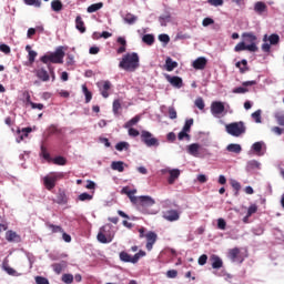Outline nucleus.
Masks as SVG:
<instances>
[{"label":"nucleus","mask_w":284,"mask_h":284,"mask_svg":"<svg viewBox=\"0 0 284 284\" xmlns=\"http://www.w3.org/2000/svg\"><path fill=\"white\" fill-rule=\"evenodd\" d=\"M119 68L126 72H135L139 68V53L132 52L124 54L119 63Z\"/></svg>","instance_id":"f257e3e1"},{"label":"nucleus","mask_w":284,"mask_h":284,"mask_svg":"<svg viewBox=\"0 0 284 284\" xmlns=\"http://www.w3.org/2000/svg\"><path fill=\"white\" fill-rule=\"evenodd\" d=\"M65 58V51H63V47H58L54 52L44 54L40 58L42 63H63V59Z\"/></svg>","instance_id":"f03ea898"},{"label":"nucleus","mask_w":284,"mask_h":284,"mask_svg":"<svg viewBox=\"0 0 284 284\" xmlns=\"http://www.w3.org/2000/svg\"><path fill=\"white\" fill-rule=\"evenodd\" d=\"M65 176L63 172H51L47 176L43 178V185L49 192L57 187V181H61Z\"/></svg>","instance_id":"7ed1b4c3"},{"label":"nucleus","mask_w":284,"mask_h":284,"mask_svg":"<svg viewBox=\"0 0 284 284\" xmlns=\"http://www.w3.org/2000/svg\"><path fill=\"white\" fill-rule=\"evenodd\" d=\"M225 129L227 134H231V136H241V134H245L246 131L245 123L243 121L226 124Z\"/></svg>","instance_id":"20e7f679"},{"label":"nucleus","mask_w":284,"mask_h":284,"mask_svg":"<svg viewBox=\"0 0 284 284\" xmlns=\"http://www.w3.org/2000/svg\"><path fill=\"white\" fill-rule=\"evenodd\" d=\"M145 255V251H139L134 254V256L130 255L128 252L122 251L120 252V261H122V263H133L134 265L139 263V261H141V258H143Z\"/></svg>","instance_id":"39448f33"},{"label":"nucleus","mask_w":284,"mask_h":284,"mask_svg":"<svg viewBox=\"0 0 284 284\" xmlns=\"http://www.w3.org/2000/svg\"><path fill=\"white\" fill-rule=\"evenodd\" d=\"M141 141L148 148H159V139L152 136L150 131H141Z\"/></svg>","instance_id":"423d86ee"},{"label":"nucleus","mask_w":284,"mask_h":284,"mask_svg":"<svg viewBox=\"0 0 284 284\" xmlns=\"http://www.w3.org/2000/svg\"><path fill=\"white\" fill-rule=\"evenodd\" d=\"M111 225L106 224L104 226H102L98 233V241L99 243H112V236L108 235L109 230H111Z\"/></svg>","instance_id":"0eeeda50"},{"label":"nucleus","mask_w":284,"mask_h":284,"mask_svg":"<svg viewBox=\"0 0 284 284\" xmlns=\"http://www.w3.org/2000/svg\"><path fill=\"white\" fill-rule=\"evenodd\" d=\"M162 217L170 223H174V221L181 219V212L178 210H168L162 213Z\"/></svg>","instance_id":"6e6552de"},{"label":"nucleus","mask_w":284,"mask_h":284,"mask_svg":"<svg viewBox=\"0 0 284 284\" xmlns=\"http://www.w3.org/2000/svg\"><path fill=\"white\" fill-rule=\"evenodd\" d=\"M229 258L233 263H243L244 257H243V254L241 253V248L234 247L229 250Z\"/></svg>","instance_id":"1a4fd4ad"},{"label":"nucleus","mask_w":284,"mask_h":284,"mask_svg":"<svg viewBox=\"0 0 284 284\" xmlns=\"http://www.w3.org/2000/svg\"><path fill=\"white\" fill-rule=\"evenodd\" d=\"M98 88L103 99H108V97H110V90L112 89V83L110 81L98 82Z\"/></svg>","instance_id":"9d476101"},{"label":"nucleus","mask_w":284,"mask_h":284,"mask_svg":"<svg viewBox=\"0 0 284 284\" xmlns=\"http://www.w3.org/2000/svg\"><path fill=\"white\" fill-rule=\"evenodd\" d=\"M225 112V104L221 101H214L211 104V113L213 116H219V114H223Z\"/></svg>","instance_id":"9b49d317"},{"label":"nucleus","mask_w":284,"mask_h":284,"mask_svg":"<svg viewBox=\"0 0 284 284\" xmlns=\"http://www.w3.org/2000/svg\"><path fill=\"white\" fill-rule=\"evenodd\" d=\"M243 50H248V52H258V47L256 44H245L244 42H239L234 48L235 52H243Z\"/></svg>","instance_id":"f8f14e48"},{"label":"nucleus","mask_w":284,"mask_h":284,"mask_svg":"<svg viewBox=\"0 0 284 284\" xmlns=\"http://www.w3.org/2000/svg\"><path fill=\"white\" fill-rule=\"evenodd\" d=\"M145 239H146V250L148 252H152V247H154V243H156V239H159V236L153 231H151L145 234Z\"/></svg>","instance_id":"ddd939ff"},{"label":"nucleus","mask_w":284,"mask_h":284,"mask_svg":"<svg viewBox=\"0 0 284 284\" xmlns=\"http://www.w3.org/2000/svg\"><path fill=\"white\" fill-rule=\"evenodd\" d=\"M6 241H8V243H21V235L12 230H9L6 232Z\"/></svg>","instance_id":"4468645a"},{"label":"nucleus","mask_w":284,"mask_h":284,"mask_svg":"<svg viewBox=\"0 0 284 284\" xmlns=\"http://www.w3.org/2000/svg\"><path fill=\"white\" fill-rule=\"evenodd\" d=\"M165 79L169 83L173 85V88L181 89V87L183 85V79H181V77H178V75L172 77L170 74H166Z\"/></svg>","instance_id":"2eb2a0df"},{"label":"nucleus","mask_w":284,"mask_h":284,"mask_svg":"<svg viewBox=\"0 0 284 284\" xmlns=\"http://www.w3.org/2000/svg\"><path fill=\"white\" fill-rule=\"evenodd\" d=\"M206 65H207V59L205 57H200L195 59L192 63V68H194V70H205Z\"/></svg>","instance_id":"dca6fc26"},{"label":"nucleus","mask_w":284,"mask_h":284,"mask_svg":"<svg viewBox=\"0 0 284 284\" xmlns=\"http://www.w3.org/2000/svg\"><path fill=\"white\" fill-rule=\"evenodd\" d=\"M179 176H181V171L179 169L169 170V178H168L169 185H174Z\"/></svg>","instance_id":"f3484780"},{"label":"nucleus","mask_w":284,"mask_h":284,"mask_svg":"<svg viewBox=\"0 0 284 284\" xmlns=\"http://www.w3.org/2000/svg\"><path fill=\"white\" fill-rule=\"evenodd\" d=\"M156 203L152 196L149 195H142L140 196V205L141 207H152Z\"/></svg>","instance_id":"a211bd4d"},{"label":"nucleus","mask_w":284,"mask_h":284,"mask_svg":"<svg viewBox=\"0 0 284 284\" xmlns=\"http://www.w3.org/2000/svg\"><path fill=\"white\" fill-rule=\"evenodd\" d=\"M244 43H250L248 45H256V36L252 32H245L242 34Z\"/></svg>","instance_id":"6ab92c4d"},{"label":"nucleus","mask_w":284,"mask_h":284,"mask_svg":"<svg viewBox=\"0 0 284 284\" xmlns=\"http://www.w3.org/2000/svg\"><path fill=\"white\" fill-rule=\"evenodd\" d=\"M36 77L40 79V81L48 82L50 81V73L44 68H40L36 70Z\"/></svg>","instance_id":"aec40b11"},{"label":"nucleus","mask_w":284,"mask_h":284,"mask_svg":"<svg viewBox=\"0 0 284 284\" xmlns=\"http://www.w3.org/2000/svg\"><path fill=\"white\" fill-rule=\"evenodd\" d=\"M2 270L9 274V276H17V271L10 267V261L6 257L2 262Z\"/></svg>","instance_id":"412c9836"},{"label":"nucleus","mask_w":284,"mask_h":284,"mask_svg":"<svg viewBox=\"0 0 284 284\" xmlns=\"http://www.w3.org/2000/svg\"><path fill=\"white\" fill-rule=\"evenodd\" d=\"M235 67L239 68L241 74H245V72H250V67L247 65V60L245 59L236 62Z\"/></svg>","instance_id":"4be33fe9"},{"label":"nucleus","mask_w":284,"mask_h":284,"mask_svg":"<svg viewBox=\"0 0 284 284\" xmlns=\"http://www.w3.org/2000/svg\"><path fill=\"white\" fill-rule=\"evenodd\" d=\"M55 203L58 205H67L68 204V195H65V191H59Z\"/></svg>","instance_id":"5701e85b"},{"label":"nucleus","mask_w":284,"mask_h":284,"mask_svg":"<svg viewBox=\"0 0 284 284\" xmlns=\"http://www.w3.org/2000/svg\"><path fill=\"white\" fill-rule=\"evenodd\" d=\"M199 150H201V144L199 143L187 145V153L191 154V156H199Z\"/></svg>","instance_id":"b1692460"},{"label":"nucleus","mask_w":284,"mask_h":284,"mask_svg":"<svg viewBox=\"0 0 284 284\" xmlns=\"http://www.w3.org/2000/svg\"><path fill=\"white\" fill-rule=\"evenodd\" d=\"M211 261L213 270H221V267H223V260H221L219 255H212Z\"/></svg>","instance_id":"393cba45"},{"label":"nucleus","mask_w":284,"mask_h":284,"mask_svg":"<svg viewBox=\"0 0 284 284\" xmlns=\"http://www.w3.org/2000/svg\"><path fill=\"white\" fill-rule=\"evenodd\" d=\"M75 28L83 34L85 32V22H83V18L81 16H77L75 18Z\"/></svg>","instance_id":"a878e982"},{"label":"nucleus","mask_w":284,"mask_h":284,"mask_svg":"<svg viewBox=\"0 0 284 284\" xmlns=\"http://www.w3.org/2000/svg\"><path fill=\"white\" fill-rule=\"evenodd\" d=\"M111 170H114L116 172H124L125 163L123 161H113L111 163Z\"/></svg>","instance_id":"bb28decb"},{"label":"nucleus","mask_w":284,"mask_h":284,"mask_svg":"<svg viewBox=\"0 0 284 284\" xmlns=\"http://www.w3.org/2000/svg\"><path fill=\"white\" fill-rule=\"evenodd\" d=\"M254 10L257 14H262L263 12H267V4L263 1H258L254 4Z\"/></svg>","instance_id":"cd10ccee"},{"label":"nucleus","mask_w":284,"mask_h":284,"mask_svg":"<svg viewBox=\"0 0 284 284\" xmlns=\"http://www.w3.org/2000/svg\"><path fill=\"white\" fill-rule=\"evenodd\" d=\"M226 150L227 152H232L233 154H241L243 148H241V144L231 143L226 146Z\"/></svg>","instance_id":"c85d7f7f"},{"label":"nucleus","mask_w":284,"mask_h":284,"mask_svg":"<svg viewBox=\"0 0 284 284\" xmlns=\"http://www.w3.org/2000/svg\"><path fill=\"white\" fill-rule=\"evenodd\" d=\"M166 71L172 72L175 68H179V62L173 61L172 58L165 60Z\"/></svg>","instance_id":"c756f323"},{"label":"nucleus","mask_w":284,"mask_h":284,"mask_svg":"<svg viewBox=\"0 0 284 284\" xmlns=\"http://www.w3.org/2000/svg\"><path fill=\"white\" fill-rule=\"evenodd\" d=\"M51 10H53V12H61L63 10V2H61V0L51 1Z\"/></svg>","instance_id":"7c9ffc66"},{"label":"nucleus","mask_w":284,"mask_h":284,"mask_svg":"<svg viewBox=\"0 0 284 284\" xmlns=\"http://www.w3.org/2000/svg\"><path fill=\"white\" fill-rule=\"evenodd\" d=\"M64 267H68V264L65 262L52 264V268H53V272H55V274H61Z\"/></svg>","instance_id":"2f4dec72"},{"label":"nucleus","mask_w":284,"mask_h":284,"mask_svg":"<svg viewBox=\"0 0 284 284\" xmlns=\"http://www.w3.org/2000/svg\"><path fill=\"white\" fill-rule=\"evenodd\" d=\"M30 132H32V128L30 126L18 130L20 141H23V139H28V134H30Z\"/></svg>","instance_id":"473e14b6"},{"label":"nucleus","mask_w":284,"mask_h":284,"mask_svg":"<svg viewBox=\"0 0 284 284\" xmlns=\"http://www.w3.org/2000/svg\"><path fill=\"white\" fill-rule=\"evenodd\" d=\"M103 8V2L93 3L88 7L87 11L92 14V12H98V10H101Z\"/></svg>","instance_id":"72a5a7b5"},{"label":"nucleus","mask_w":284,"mask_h":284,"mask_svg":"<svg viewBox=\"0 0 284 284\" xmlns=\"http://www.w3.org/2000/svg\"><path fill=\"white\" fill-rule=\"evenodd\" d=\"M138 19L139 18L132 13H126L124 16V21H125V23H129V26H133V23H136Z\"/></svg>","instance_id":"f704fd0d"},{"label":"nucleus","mask_w":284,"mask_h":284,"mask_svg":"<svg viewBox=\"0 0 284 284\" xmlns=\"http://www.w3.org/2000/svg\"><path fill=\"white\" fill-rule=\"evenodd\" d=\"M139 121H141V115H135L134 118H132L124 124V128H126V129L132 128V126L136 125V123H139Z\"/></svg>","instance_id":"c9c22d12"},{"label":"nucleus","mask_w":284,"mask_h":284,"mask_svg":"<svg viewBox=\"0 0 284 284\" xmlns=\"http://www.w3.org/2000/svg\"><path fill=\"white\" fill-rule=\"evenodd\" d=\"M40 150H41V156H42V159H44V161H52V158H50V153L48 152V148H45V145H41V148H40Z\"/></svg>","instance_id":"e433bc0d"},{"label":"nucleus","mask_w":284,"mask_h":284,"mask_svg":"<svg viewBox=\"0 0 284 284\" xmlns=\"http://www.w3.org/2000/svg\"><path fill=\"white\" fill-rule=\"evenodd\" d=\"M82 92L85 97V103H90L92 101V92H90V90H88L87 85H82Z\"/></svg>","instance_id":"4c0bfd02"},{"label":"nucleus","mask_w":284,"mask_h":284,"mask_svg":"<svg viewBox=\"0 0 284 284\" xmlns=\"http://www.w3.org/2000/svg\"><path fill=\"white\" fill-rule=\"evenodd\" d=\"M115 150H118V152H123V150H130V143L119 142L115 144Z\"/></svg>","instance_id":"58836bf2"},{"label":"nucleus","mask_w":284,"mask_h":284,"mask_svg":"<svg viewBox=\"0 0 284 284\" xmlns=\"http://www.w3.org/2000/svg\"><path fill=\"white\" fill-rule=\"evenodd\" d=\"M54 165H65L68 163V160L61 155L55 156L53 160H51Z\"/></svg>","instance_id":"ea45409f"},{"label":"nucleus","mask_w":284,"mask_h":284,"mask_svg":"<svg viewBox=\"0 0 284 284\" xmlns=\"http://www.w3.org/2000/svg\"><path fill=\"white\" fill-rule=\"evenodd\" d=\"M49 230H51L52 234H61L63 232V227L59 226V225H54V224H47Z\"/></svg>","instance_id":"a19ab883"},{"label":"nucleus","mask_w":284,"mask_h":284,"mask_svg":"<svg viewBox=\"0 0 284 284\" xmlns=\"http://www.w3.org/2000/svg\"><path fill=\"white\" fill-rule=\"evenodd\" d=\"M143 43H146V45H153L154 44V36L152 34H144L142 38Z\"/></svg>","instance_id":"79ce46f5"},{"label":"nucleus","mask_w":284,"mask_h":284,"mask_svg":"<svg viewBox=\"0 0 284 284\" xmlns=\"http://www.w3.org/2000/svg\"><path fill=\"white\" fill-rule=\"evenodd\" d=\"M192 125H194V119H187L186 121H185V123H184V126H183V131L184 132H191V130H192Z\"/></svg>","instance_id":"37998d69"},{"label":"nucleus","mask_w":284,"mask_h":284,"mask_svg":"<svg viewBox=\"0 0 284 284\" xmlns=\"http://www.w3.org/2000/svg\"><path fill=\"white\" fill-rule=\"evenodd\" d=\"M256 212H258V206L256 204H251L246 213V219H250V216H252V214H256Z\"/></svg>","instance_id":"c03bdc74"},{"label":"nucleus","mask_w":284,"mask_h":284,"mask_svg":"<svg viewBox=\"0 0 284 284\" xmlns=\"http://www.w3.org/2000/svg\"><path fill=\"white\" fill-rule=\"evenodd\" d=\"M112 110H113V114L115 116H119V110H121V101L120 100H114L113 101Z\"/></svg>","instance_id":"a18cd8bd"},{"label":"nucleus","mask_w":284,"mask_h":284,"mask_svg":"<svg viewBox=\"0 0 284 284\" xmlns=\"http://www.w3.org/2000/svg\"><path fill=\"white\" fill-rule=\"evenodd\" d=\"M122 194H126V196H128L129 199H131L132 196H134V195L136 194V190H130L129 186H124V187L122 189Z\"/></svg>","instance_id":"49530a36"},{"label":"nucleus","mask_w":284,"mask_h":284,"mask_svg":"<svg viewBox=\"0 0 284 284\" xmlns=\"http://www.w3.org/2000/svg\"><path fill=\"white\" fill-rule=\"evenodd\" d=\"M268 41L271 45H277L278 41H281V37H278L276 33H273L268 37Z\"/></svg>","instance_id":"de8ad7c7"},{"label":"nucleus","mask_w":284,"mask_h":284,"mask_svg":"<svg viewBox=\"0 0 284 284\" xmlns=\"http://www.w3.org/2000/svg\"><path fill=\"white\" fill-rule=\"evenodd\" d=\"M62 281L65 284H72V283H74V275L73 274H63L62 275Z\"/></svg>","instance_id":"09e8293b"},{"label":"nucleus","mask_w":284,"mask_h":284,"mask_svg":"<svg viewBox=\"0 0 284 284\" xmlns=\"http://www.w3.org/2000/svg\"><path fill=\"white\" fill-rule=\"evenodd\" d=\"M178 139L179 141H183L184 139H186V141H190L191 136L189 135L187 131H184L182 129V131L178 134Z\"/></svg>","instance_id":"8fccbe9b"},{"label":"nucleus","mask_w":284,"mask_h":284,"mask_svg":"<svg viewBox=\"0 0 284 284\" xmlns=\"http://www.w3.org/2000/svg\"><path fill=\"white\" fill-rule=\"evenodd\" d=\"M27 6H34L36 8H41V0H24Z\"/></svg>","instance_id":"3c124183"},{"label":"nucleus","mask_w":284,"mask_h":284,"mask_svg":"<svg viewBox=\"0 0 284 284\" xmlns=\"http://www.w3.org/2000/svg\"><path fill=\"white\" fill-rule=\"evenodd\" d=\"M251 116L255 121V123H262L261 110L255 111L254 113H252Z\"/></svg>","instance_id":"603ef678"},{"label":"nucleus","mask_w":284,"mask_h":284,"mask_svg":"<svg viewBox=\"0 0 284 284\" xmlns=\"http://www.w3.org/2000/svg\"><path fill=\"white\" fill-rule=\"evenodd\" d=\"M78 201H92V195L90 193H82L78 196Z\"/></svg>","instance_id":"864d4df0"},{"label":"nucleus","mask_w":284,"mask_h":284,"mask_svg":"<svg viewBox=\"0 0 284 284\" xmlns=\"http://www.w3.org/2000/svg\"><path fill=\"white\" fill-rule=\"evenodd\" d=\"M195 105L199 110H205V102L203 101V98H197L195 100Z\"/></svg>","instance_id":"5fc2aeb1"},{"label":"nucleus","mask_w":284,"mask_h":284,"mask_svg":"<svg viewBox=\"0 0 284 284\" xmlns=\"http://www.w3.org/2000/svg\"><path fill=\"white\" fill-rule=\"evenodd\" d=\"M275 119L280 125L284 126V114L283 113L276 112Z\"/></svg>","instance_id":"6e6d98bb"},{"label":"nucleus","mask_w":284,"mask_h":284,"mask_svg":"<svg viewBox=\"0 0 284 284\" xmlns=\"http://www.w3.org/2000/svg\"><path fill=\"white\" fill-rule=\"evenodd\" d=\"M159 41H161V43H165V45H168V43H170V36L162 33L159 36Z\"/></svg>","instance_id":"4d7b16f0"},{"label":"nucleus","mask_w":284,"mask_h":284,"mask_svg":"<svg viewBox=\"0 0 284 284\" xmlns=\"http://www.w3.org/2000/svg\"><path fill=\"white\" fill-rule=\"evenodd\" d=\"M247 168H250L251 170H254L256 168H261V163H258V161L256 160H253L247 163Z\"/></svg>","instance_id":"13d9d810"},{"label":"nucleus","mask_w":284,"mask_h":284,"mask_svg":"<svg viewBox=\"0 0 284 284\" xmlns=\"http://www.w3.org/2000/svg\"><path fill=\"white\" fill-rule=\"evenodd\" d=\"M36 283L37 284H50V281L43 276H36Z\"/></svg>","instance_id":"bf43d9fd"},{"label":"nucleus","mask_w":284,"mask_h":284,"mask_svg":"<svg viewBox=\"0 0 284 284\" xmlns=\"http://www.w3.org/2000/svg\"><path fill=\"white\" fill-rule=\"evenodd\" d=\"M28 59L29 63H34V60L37 59V51H29Z\"/></svg>","instance_id":"052dcab7"},{"label":"nucleus","mask_w":284,"mask_h":284,"mask_svg":"<svg viewBox=\"0 0 284 284\" xmlns=\"http://www.w3.org/2000/svg\"><path fill=\"white\" fill-rule=\"evenodd\" d=\"M210 6H214V8H219V6H223V0H206Z\"/></svg>","instance_id":"680f3d73"},{"label":"nucleus","mask_w":284,"mask_h":284,"mask_svg":"<svg viewBox=\"0 0 284 284\" xmlns=\"http://www.w3.org/2000/svg\"><path fill=\"white\" fill-rule=\"evenodd\" d=\"M213 23H214V19H212V18H204L202 21V26L204 28H207V26H212Z\"/></svg>","instance_id":"e2e57ef3"},{"label":"nucleus","mask_w":284,"mask_h":284,"mask_svg":"<svg viewBox=\"0 0 284 284\" xmlns=\"http://www.w3.org/2000/svg\"><path fill=\"white\" fill-rule=\"evenodd\" d=\"M176 109H174V106H170L169 108V119H176Z\"/></svg>","instance_id":"0e129e2a"},{"label":"nucleus","mask_w":284,"mask_h":284,"mask_svg":"<svg viewBox=\"0 0 284 284\" xmlns=\"http://www.w3.org/2000/svg\"><path fill=\"white\" fill-rule=\"evenodd\" d=\"M217 227H219V230H225V227H227V222H225L223 219H219Z\"/></svg>","instance_id":"69168bd1"},{"label":"nucleus","mask_w":284,"mask_h":284,"mask_svg":"<svg viewBox=\"0 0 284 284\" xmlns=\"http://www.w3.org/2000/svg\"><path fill=\"white\" fill-rule=\"evenodd\" d=\"M252 149L254 150V152H261L263 150V143L261 142H255L253 145H252Z\"/></svg>","instance_id":"338daca9"},{"label":"nucleus","mask_w":284,"mask_h":284,"mask_svg":"<svg viewBox=\"0 0 284 284\" xmlns=\"http://www.w3.org/2000/svg\"><path fill=\"white\" fill-rule=\"evenodd\" d=\"M0 51L4 54H10L11 52L10 47L8 44H0Z\"/></svg>","instance_id":"774afa93"}]
</instances>
